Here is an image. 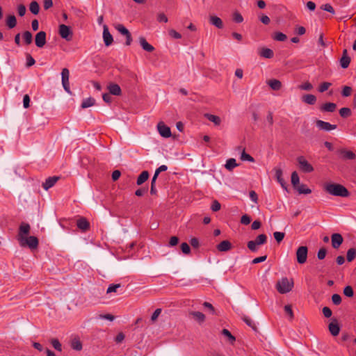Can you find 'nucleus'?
I'll return each mask as SVG.
<instances>
[{
    "mask_svg": "<svg viewBox=\"0 0 356 356\" xmlns=\"http://www.w3.org/2000/svg\"><path fill=\"white\" fill-rule=\"evenodd\" d=\"M300 90L309 91L313 88V86L309 81L305 82L304 83L299 86Z\"/></svg>",
    "mask_w": 356,
    "mask_h": 356,
    "instance_id": "obj_56",
    "label": "nucleus"
},
{
    "mask_svg": "<svg viewBox=\"0 0 356 356\" xmlns=\"http://www.w3.org/2000/svg\"><path fill=\"white\" fill-rule=\"evenodd\" d=\"M108 90L109 91V93L113 95H120L122 90L119 85L117 83H111L108 86Z\"/></svg>",
    "mask_w": 356,
    "mask_h": 356,
    "instance_id": "obj_24",
    "label": "nucleus"
},
{
    "mask_svg": "<svg viewBox=\"0 0 356 356\" xmlns=\"http://www.w3.org/2000/svg\"><path fill=\"white\" fill-rule=\"evenodd\" d=\"M29 10L33 15H38L40 11V6L36 1H33L30 3Z\"/></svg>",
    "mask_w": 356,
    "mask_h": 356,
    "instance_id": "obj_36",
    "label": "nucleus"
},
{
    "mask_svg": "<svg viewBox=\"0 0 356 356\" xmlns=\"http://www.w3.org/2000/svg\"><path fill=\"white\" fill-rule=\"evenodd\" d=\"M275 176L277 181L281 184L282 187L287 190L286 184L282 178V170L280 168L275 169Z\"/></svg>",
    "mask_w": 356,
    "mask_h": 356,
    "instance_id": "obj_29",
    "label": "nucleus"
},
{
    "mask_svg": "<svg viewBox=\"0 0 356 356\" xmlns=\"http://www.w3.org/2000/svg\"><path fill=\"white\" fill-rule=\"evenodd\" d=\"M300 169L303 172H312L314 171L313 166L305 159L303 156H300L297 158Z\"/></svg>",
    "mask_w": 356,
    "mask_h": 356,
    "instance_id": "obj_6",
    "label": "nucleus"
},
{
    "mask_svg": "<svg viewBox=\"0 0 356 356\" xmlns=\"http://www.w3.org/2000/svg\"><path fill=\"white\" fill-rule=\"evenodd\" d=\"M296 189L298 191L300 194H310L312 193V190L307 187L305 184H300L298 185Z\"/></svg>",
    "mask_w": 356,
    "mask_h": 356,
    "instance_id": "obj_35",
    "label": "nucleus"
},
{
    "mask_svg": "<svg viewBox=\"0 0 356 356\" xmlns=\"http://www.w3.org/2000/svg\"><path fill=\"white\" fill-rule=\"evenodd\" d=\"M243 320L248 326L251 327L253 330H256V328H257L256 325H255L254 322L251 318H250L248 316H244L243 318Z\"/></svg>",
    "mask_w": 356,
    "mask_h": 356,
    "instance_id": "obj_54",
    "label": "nucleus"
},
{
    "mask_svg": "<svg viewBox=\"0 0 356 356\" xmlns=\"http://www.w3.org/2000/svg\"><path fill=\"white\" fill-rule=\"evenodd\" d=\"M222 334L228 338L231 343H233L236 341V338L231 334V332L228 330L223 329L222 330Z\"/></svg>",
    "mask_w": 356,
    "mask_h": 356,
    "instance_id": "obj_47",
    "label": "nucleus"
},
{
    "mask_svg": "<svg viewBox=\"0 0 356 356\" xmlns=\"http://www.w3.org/2000/svg\"><path fill=\"white\" fill-rule=\"evenodd\" d=\"M324 191L330 195L346 197L350 195L348 190L343 185L337 183H327L324 185Z\"/></svg>",
    "mask_w": 356,
    "mask_h": 356,
    "instance_id": "obj_1",
    "label": "nucleus"
},
{
    "mask_svg": "<svg viewBox=\"0 0 356 356\" xmlns=\"http://www.w3.org/2000/svg\"><path fill=\"white\" fill-rule=\"evenodd\" d=\"M71 348L75 350H81L83 348L82 343L79 339H74L71 342Z\"/></svg>",
    "mask_w": 356,
    "mask_h": 356,
    "instance_id": "obj_40",
    "label": "nucleus"
},
{
    "mask_svg": "<svg viewBox=\"0 0 356 356\" xmlns=\"http://www.w3.org/2000/svg\"><path fill=\"white\" fill-rule=\"evenodd\" d=\"M120 287V284H111L106 291L107 293L116 292L117 289Z\"/></svg>",
    "mask_w": 356,
    "mask_h": 356,
    "instance_id": "obj_62",
    "label": "nucleus"
},
{
    "mask_svg": "<svg viewBox=\"0 0 356 356\" xmlns=\"http://www.w3.org/2000/svg\"><path fill=\"white\" fill-rule=\"evenodd\" d=\"M337 109V104L332 102H327L323 104L320 107V110L322 112H330L332 113Z\"/></svg>",
    "mask_w": 356,
    "mask_h": 356,
    "instance_id": "obj_22",
    "label": "nucleus"
},
{
    "mask_svg": "<svg viewBox=\"0 0 356 356\" xmlns=\"http://www.w3.org/2000/svg\"><path fill=\"white\" fill-rule=\"evenodd\" d=\"M31 227L29 224L26 222H22L17 234V240L19 241L22 238L27 236L30 233Z\"/></svg>",
    "mask_w": 356,
    "mask_h": 356,
    "instance_id": "obj_11",
    "label": "nucleus"
},
{
    "mask_svg": "<svg viewBox=\"0 0 356 356\" xmlns=\"http://www.w3.org/2000/svg\"><path fill=\"white\" fill-rule=\"evenodd\" d=\"M241 159L242 161H250V162H254V158L251 155H250L249 154H247L245 152V149H243V151H242V153H241Z\"/></svg>",
    "mask_w": 356,
    "mask_h": 356,
    "instance_id": "obj_45",
    "label": "nucleus"
},
{
    "mask_svg": "<svg viewBox=\"0 0 356 356\" xmlns=\"http://www.w3.org/2000/svg\"><path fill=\"white\" fill-rule=\"evenodd\" d=\"M26 67H30L33 66L35 63V59L29 54H26Z\"/></svg>",
    "mask_w": 356,
    "mask_h": 356,
    "instance_id": "obj_50",
    "label": "nucleus"
},
{
    "mask_svg": "<svg viewBox=\"0 0 356 356\" xmlns=\"http://www.w3.org/2000/svg\"><path fill=\"white\" fill-rule=\"evenodd\" d=\"M232 243L227 241H222L217 245V250L220 252H227L232 249Z\"/></svg>",
    "mask_w": 356,
    "mask_h": 356,
    "instance_id": "obj_20",
    "label": "nucleus"
},
{
    "mask_svg": "<svg viewBox=\"0 0 356 356\" xmlns=\"http://www.w3.org/2000/svg\"><path fill=\"white\" fill-rule=\"evenodd\" d=\"M225 168L229 171H232L235 167L238 166L235 159H229L225 164Z\"/></svg>",
    "mask_w": 356,
    "mask_h": 356,
    "instance_id": "obj_34",
    "label": "nucleus"
},
{
    "mask_svg": "<svg viewBox=\"0 0 356 356\" xmlns=\"http://www.w3.org/2000/svg\"><path fill=\"white\" fill-rule=\"evenodd\" d=\"M157 129L162 137L170 138L172 135L170 128L165 125L163 122H159L158 123Z\"/></svg>",
    "mask_w": 356,
    "mask_h": 356,
    "instance_id": "obj_10",
    "label": "nucleus"
},
{
    "mask_svg": "<svg viewBox=\"0 0 356 356\" xmlns=\"http://www.w3.org/2000/svg\"><path fill=\"white\" fill-rule=\"evenodd\" d=\"M259 54L261 57L266 58H271L274 56V52L272 49L269 48L264 47L259 50Z\"/></svg>",
    "mask_w": 356,
    "mask_h": 356,
    "instance_id": "obj_27",
    "label": "nucleus"
},
{
    "mask_svg": "<svg viewBox=\"0 0 356 356\" xmlns=\"http://www.w3.org/2000/svg\"><path fill=\"white\" fill-rule=\"evenodd\" d=\"M233 19L236 23H241L243 21V17L239 13L235 12L233 15Z\"/></svg>",
    "mask_w": 356,
    "mask_h": 356,
    "instance_id": "obj_59",
    "label": "nucleus"
},
{
    "mask_svg": "<svg viewBox=\"0 0 356 356\" xmlns=\"http://www.w3.org/2000/svg\"><path fill=\"white\" fill-rule=\"evenodd\" d=\"M353 88L350 86H345L342 88L341 95L344 97H349L351 95Z\"/></svg>",
    "mask_w": 356,
    "mask_h": 356,
    "instance_id": "obj_48",
    "label": "nucleus"
},
{
    "mask_svg": "<svg viewBox=\"0 0 356 356\" xmlns=\"http://www.w3.org/2000/svg\"><path fill=\"white\" fill-rule=\"evenodd\" d=\"M6 24L9 29H13L17 25V19L14 15H9L6 19Z\"/></svg>",
    "mask_w": 356,
    "mask_h": 356,
    "instance_id": "obj_30",
    "label": "nucleus"
},
{
    "mask_svg": "<svg viewBox=\"0 0 356 356\" xmlns=\"http://www.w3.org/2000/svg\"><path fill=\"white\" fill-rule=\"evenodd\" d=\"M267 83L273 90H279L282 86V82L275 79L268 80Z\"/></svg>",
    "mask_w": 356,
    "mask_h": 356,
    "instance_id": "obj_26",
    "label": "nucleus"
},
{
    "mask_svg": "<svg viewBox=\"0 0 356 356\" xmlns=\"http://www.w3.org/2000/svg\"><path fill=\"white\" fill-rule=\"evenodd\" d=\"M332 86V83L330 82H323L322 83L320 84L318 88V92H324L325 91H326L327 90H328V88Z\"/></svg>",
    "mask_w": 356,
    "mask_h": 356,
    "instance_id": "obj_49",
    "label": "nucleus"
},
{
    "mask_svg": "<svg viewBox=\"0 0 356 356\" xmlns=\"http://www.w3.org/2000/svg\"><path fill=\"white\" fill-rule=\"evenodd\" d=\"M275 239L277 243H280L284 238L285 234L284 232H275L273 233Z\"/></svg>",
    "mask_w": 356,
    "mask_h": 356,
    "instance_id": "obj_53",
    "label": "nucleus"
},
{
    "mask_svg": "<svg viewBox=\"0 0 356 356\" xmlns=\"http://www.w3.org/2000/svg\"><path fill=\"white\" fill-rule=\"evenodd\" d=\"M350 63V57L348 55V51L346 49H343L342 56L340 59L341 67L343 69H346Z\"/></svg>",
    "mask_w": 356,
    "mask_h": 356,
    "instance_id": "obj_17",
    "label": "nucleus"
},
{
    "mask_svg": "<svg viewBox=\"0 0 356 356\" xmlns=\"http://www.w3.org/2000/svg\"><path fill=\"white\" fill-rule=\"evenodd\" d=\"M103 30V39L104 44L106 47H108L113 43V38L112 35L108 31V28L106 25H104Z\"/></svg>",
    "mask_w": 356,
    "mask_h": 356,
    "instance_id": "obj_16",
    "label": "nucleus"
},
{
    "mask_svg": "<svg viewBox=\"0 0 356 356\" xmlns=\"http://www.w3.org/2000/svg\"><path fill=\"white\" fill-rule=\"evenodd\" d=\"M149 176V174L148 171H147V170L143 171L137 179L136 184L138 186L143 184L144 182H145L148 179Z\"/></svg>",
    "mask_w": 356,
    "mask_h": 356,
    "instance_id": "obj_31",
    "label": "nucleus"
},
{
    "mask_svg": "<svg viewBox=\"0 0 356 356\" xmlns=\"http://www.w3.org/2000/svg\"><path fill=\"white\" fill-rule=\"evenodd\" d=\"M332 303L335 305H339L341 303L342 299L340 295L335 293L332 296Z\"/></svg>",
    "mask_w": 356,
    "mask_h": 356,
    "instance_id": "obj_52",
    "label": "nucleus"
},
{
    "mask_svg": "<svg viewBox=\"0 0 356 356\" xmlns=\"http://www.w3.org/2000/svg\"><path fill=\"white\" fill-rule=\"evenodd\" d=\"M76 225L79 229L86 232L90 229V222L85 218H80L76 221Z\"/></svg>",
    "mask_w": 356,
    "mask_h": 356,
    "instance_id": "obj_19",
    "label": "nucleus"
},
{
    "mask_svg": "<svg viewBox=\"0 0 356 356\" xmlns=\"http://www.w3.org/2000/svg\"><path fill=\"white\" fill-rule=\"evenodd\" d=\"M59 35L67 41H71L73 38V32L71 28L65 24H60L58 29Z\"/></svg>",
    "mask_w": 356,
    "mask_h": 356,
    "instance_id": "obj_5",
    "label": "nucleus"
},
{
    "mask_svg": "<svg viewBox=\"0 0 356 356\" xmlns=\"http://www.w3.org/2000/svg\"><path fill=\"white\" fill-rule=\"evenodd\" d=\"M322 312L325 318H330L332 314V310L328 307H324Z\"/></svg>",
    "mask_w": 356,
    "mask_h": 356,
    "instance_id": "obj_64",
    "label": "nucleus"
},
{
    "mask_svg": "<svg viewBox=\"0 0 356 356\" xmlns=\"http://www.w3.org/2000/svg\"><path fill=\"white\" fill-rule=\"evenodd\" d=\"M308 249L306 246H300L296 251L297 261L302 264L306 262L307 259Z\"/></svg>",
    "mask_w": 356,
    "mask_h": 356,
    "instance_id": "obj_8",
    "label": "nucleus"
},
{
    "mask_svg": "<svg viewBox=\"0 0 356 356\" xmlns=\"http://www.w3.org/2000/svg\"><path fill=\"white\" fill-rule=\"evenodd\" d=\"M267 236L264 234H259L254 241H250L247 243L248 248L252 252H256L258 250L257 246L266 243Z\"/></svg>",
    "mask_w": 356,
    "mask_h": 356,
    "instance_id": "obj_4",
    "label": "nucleus"
},
{
    "mask_svg": "<svg viewBox=\"0 0 356 356\" xmlns=\"http://www.w3.org/2000/svg\"><path fill=\"white\" fill-rule=\"evenodd\" d=\"M70 71L67 68H63L61 72L62 84L64 90L70 93V88L69 83Z\"/></svg>",
    "mask_w": 356,
    "mask_h": 356,
    "instance_id": "obj_9",
    "label": "nucleus"
},
{
    "mask_svg": "<svg viewBox=\"0 0 356 356\" xmlns=\"http://www.w3.org/2000/svg\"><path fill=\"white\" fill-rule=\"evenodd\" d=\"M343 294L348 297V298H351L354 295V291H353V289L352 288V286H346L344 289H343Z\"/></svg>",
    "mask_w": 356,
    "mask_h": 356,
    "instance_id": "obj_51",
    "label": "nucleus"
},
{
    "mask_svg": "<svg viewBox=\"0 0 356 356\" xmlns=\"http://www.w3.org/2000/svg\"><path fill=\"white\" fill-rule=\"evenodd\" d=\"M209 22L212 25L215 26L218 29L223 28V22H222V19L217 16H214V15L210 16Z\"/></svg>",
    "mask_w": 356,
    "mask_h": 356,
    "instance_id": "obj_28",
    "label": "nucleus"
},
{
    "mask_svg": "<svg viewBox=\"0 0 356 356\" xmlns=\"http://www.w3.org/2000/svg\"><path fill=\"white\" fill-rule=\"evenodd\" d=\"M302 101L309 105H314L316 102V97L314 95L307 94L302 97Z\"/></svg>",
    "mask_w": 356,
    "mask_h": 356,
    "instance_id": "obj_25",
    "label": "nucleus"
},
{
    "mask_svg": "<svg viewBox=\"0 0 356 356\" xmlns=\"http://www.w3.org/2000/svg\"><path fill=\"white\" fill-rule=\"evenodd\" d=\"M181 250L184 254H188L191 252V248L187 243H182L181 244Z\"/></svg>",
    "mask_w": 356,
    "mask_h": 356,
    "instance_id": "obj_57",
    "label": "nucleus"
},
{
    "mask_svg": "<svg viewBox=\"0 0 356 356\" xmlns=\"http://www.w3.org/2000/svg\"><path fill=\"white\" fill-rule=\"evenodd\" d=\"M326 253H327V250L325 248H321L317 253L318 259L320 260L323 259L326 256Z\"/></svg>",
    "mask_w": 356,
    "mask_h": 356,
    "instance_id": "obj_60",
    "label": "nucleus"
},
{
    "mask_svg": "<svg viewBox=\"0 0 356 356\" xmlns=\"http://www.w3.org/2000/svg\"><path fill=\"white\" fill-rule=\"evenodd\" d=\"M51 344L58 351H62V345L58 339H52L51 340Z\"/></svg>",
    "mask_w": 356,
    "mask_h": 356,
    "instance_id": "obj_46",
    "label": "nucleus"
},
{
    "mask_svg": "<svg viewBox=\"0 0 356 356\" xmlns=\"http://www.w3.org/2000/svg\"><path fill=\"white\" fill-rule=\"evenodd\" d=\"M356 257V248H351L347 251L346 259L348 262L353 261Z\"/></svg>",
    "mask_w": 356,
    "mask_h": 356,
    "instance_id": "obj_38",
    "label": "nucleus"
},
{
    "mask_svg": "<svg viewBox=\"0 0 356 356\" xmlns=\"http://www.w3.org/2000/svg\"><path fill=\"white\" fill-rule=\"evenodd\" d=\"M316 124L317 127H318L321 130L330 131L332 129H335L337 128L336 124H331L329 122H324L321 120H317L316 121Z\"/></svg>",
    "mask_w": 356,
    "mask_h": 356,
    "instance_id": "obj_14",
    "label": "nucleus"
},
{
    "mask_svg": "<svg viewBox=\"0 0 356 356\" xmlns=\"http://www.w3.org/2000/svg\"><path fill=\"white\" fill-rule=\"evenodd\" d=\"M46 37L47 34L44 31L38 32L35 37V45L39 48L43 47L47 42Z\"/></svg>",
    "mask_w": 356,
    "mask_h": 356,
    "instance_id": "obj_12",
    "label": "nucleus"
},
{
    "mask_svg": "<svg viewBox=\"0 0 356 356\" xmlns=\"http://www.w3.org/2000/svg\"><path fill=\"white\" fill-rule=\"evenodd\" d=\"M300 182L299 176L297 173V172L294 171L291 174V184L293 186V187L296 188Z\"/></svg>",
    "mask_w": 356,
    "mask_h": 356,
    "instance_id": "obj_42",
    "label": "nucleus"
},
{
    "mask_svg": "<svg viewBox=\"0 0 356 356\" xmlns=\"http://www.w3.org/2000/svg\"><path fill=\"white\" fill-rule=\"evenodd\" d=\"M139 42L145 51L147 52H152L154 50V47L152 44H149L144 37L139 38Z\"/></svg>",
    "mask_w": 356,
    "mask_h": 356,
    "instance_id": "obj_23",
    "label": "nucleus"
},
{
    "mask_svg": "<svg viewBox=\"0 0 356 356\" xmlns=\"http://www.w3.org/2000/svg\"><path fill=\"white\" fill-rule=\"evenodd\" d=\"M95 100L92 97H88L86 99H83V101L81 103V108H86L88 107H90L95 104Z\"/></svg>",
    "mask_w": 356,
    "mask_h": 356,
    "instance_id": "obj_37",
    "label": "nucleus"
},
{
    "mask_svg": "<svg viewBox=\"0 0 356 356\" xmlns=\"http://www.w3.org/2000/svg\"><path fill=\"white\" fill-rule=\"evenodd\" d=\"M58 177H49L47 178L45 181L42 184V187L45 190H48L49 188H51L54 184L56 183V181L58 180Z\"/></svg>",
    "mask_w": 356,
    "mask_h": 356,
    "instance_id": "obj_21",
    "label": "nucleus"
},
{
    "mask_svg": "<svg viewBox=\"0 0 356 356\" xmlns=\"http://www.w3.org/2000/svg\"><path fill=\"white\" fill-rule=\"evenodd\" d=\"M115 28L119 33L126 36L125 44L127 46L130 45L132 42V37L129 31L121 24H116Z\"/></svg>",
    "mask_w": 356,
    "mask_h": 356,
    "instance_id": "obj_7",
    "label": "nucleus"
},
{
    "mask_svg": "<svg viewBox=\"0 0 356 356\" xmlns=\"http://www.w3.org/2000/svg\"><path fill=\"white\" fill-rule=\"evenodd\" d=\"M273 40L277 41L283 42L285 41L287 38L286 35L281 32H277L275 33L274 36L273 37Z\"/></svg>",
    "mask_w": 356,
    "mask_h": 356,
    "instance_id": "obj_44",
    "label": "nucleus"
},
{
    "mask_svg": "<svg viewBox=\"0 0 356 356\" xmlns=\"http://www.w3.org/2000/svg\"><path fill=\"white\" fill-rule=\"evenodd\" d=\"M17 12L20 17H22L25 15L26 12V8L24 4H19L17 6Z\"/></svg>",
    "mask_w": 356,
    "mask_h": 356,
    "instance_id": "obj_61",
    "label": "nucleus"
},
{
    "mask_svg": "<svg viewBox=\"0 0 356 356\" xmlns=\"http://www.w3.org/2000/svg\"><path fill=\"white\" fill-rule=\"evenodd\" d=\"M331 241L332 248L334 249H338L343 241V238L341 234L338 233H334L331 236Z\"/></svg>",
    "mask_w": 356,
    "mask_h": 356,
    "instance_id": "obj_13",
    "label": "nucleus"
},
{
    "mask_svg": "<svg viewBox=\"0 0 356 356\" xmlns=\"http://www.w3.org/2000/svg\"><path fill=\"white\" fill-rule=\"evenodd\" d=\"M351 114H352V112H351L350 108H349L343 107L339 110V115L343 118H348L351 115Z\"/></svg>",
    "mask_w": 356,
    "mask_h": 356,
    "instance_id": "obj_41",
    "label": "nucleus"
},
{
    "mask_svg": "<svg viewBox=\"0 0 356 356\" xmlns=\"http://www.w3.org/2000/svg\"><path fill=\"white\" fill-rule=\"evenodd\" d=\"M328 329L331 334L334 337H336L339 334L340 326L336 318H334L332 321L329 324Z\"/></svg>",
    "mask_w": 356,
    "mask_h": 356,
    "instance_id": "obj_15",
    "label": "nucleus"
},
{
    "mask_svg": "<svg viewBox=\"0 0 356 356\" xmlns=\"http://www.w3.org/2000/svg\"><path fill=\"white\" fill-rule=\"evenodd\" d=\"M251 222V218L247 215V214H245V215H243L241 218V223L243 224V225H249Z\"/></svg>",
    "mask_w": 356,
    "mask_h": 356,
    "instance_id": "obj_58",
    "label": "nucleus"
},
{
    "mask_svg": "<svg viewBox=\"0 0 356 356\" xmlns=\"http://www.w3.org/2000/svg\"><path fill=\"white\" fill-rule=\"evenodd\" d=\"M158 176L156 175H154L152 181H151V188H150V193L152 195H156L157 193V191L156 189V181L157 179Z\"/></svg>",
    "mask_w": 356,
    "mask_h": 356,
    "instance_id": "obj_43",
    "label": "nucleus"
},
{
    "mask_svg": "<svg viewBox=\"0 0 356 356\" xmlns=\"http://www.w3.org/2000/svg\"><path fill=\"white\" fill-rule=\"evenodd\" d=\"M275 287L281 294L289 293L293 287V280L292 279L289 280L287 277H282L277 281Z\"/></svg>",
    "mask_w": 356,
    "mask_h": 356,
    "instance_id": "obj_2",
    "label": "nucleus"
},
{
    "mask_svg": "<svg viewBox=\"0 0 356 356\" xmlns=\"http://www.w3.org/2000/svg\"><path fill=\"white\" fill-rule=\"evenodd\" d=\"M189 315L192 316L199 323H202L205 320L204 314L200 312H191Z\"/></svg>",
    "mask_w": 356,
    "mask_h": 356,
    "instance_id": "obj_32",
    "label": "nucleus"
},
{
    "mask_svg": "<svg viewBox=\"0 0 356 356\" xmlns=\"http://www.w3.org/2000/svg\"><path fill=\"white\" fill-rule=\"evenodd\" d=\"M22 37H23V39H24L26 44L29 45V44H31V42L33 41V35L30 31H24L22 35Z\"/></svg>",
    "mask_w": 356,
    "mask_h": 356,
    "instance_id": "obj_39",
    "label": "nucleus"
},
{
    "mask_svg": "<svg viewBox=\"0 0 356 356\" xmlns=\"http://www.w3.org/2000/svg\"><path fill=\"white\" fill-rule=\"evenodd\" d=\"M339 152L341 158L344 160H353L356 157V155L353 152L346 149H341Z\"/></svg>",
    "mask_w": 356,
    "mask_h": 356,
    "instance_id": "obj_18",
    "label": "nucleus"
},
{
    "mask_svg": "<svg viewBox=\"0 0 356 356\" xmlns=\"http://www.w3.org/2000/svg\"><path fill=\"white\" fill-rule=\"evenodd\" d=\"M18 241L21 247H28L30 249H36L39 244L38 238L33 236L22 238Z\"/></svg>",
    "mask_w": 356,
    "mask_h": 356,
    "instance_id": "obj_3",
    "label": "nucleus"
},
{
    "mask_svg": "<svg viewBox=\"0 0 356 356\" xmlns=\"http://www.w3.org/2000/svg\"><path fill=\"white\" fill-rule=\"evenodd\" d=\"M204 116L207 120L213 122L216 125H220V124L221 122L220 118L217 115L209 114V113H206L204 115Z\"/></svg>",
    "mask_w": 356,
    "mask_h": 356,
    "instance_id": "obj_33",
    "label": "nucleus"
},
{
    "mask_svg": "<svg viewBox=\"0 0 356 356\" xmlns=\"http://www.w3.org/2000/svg\"><path fill=\"white\" fill-rule=\"evenodd\" d=\"M321 9H322V10H323L325 11L329 12V13H330L332 14H334L335 13L333 7L330 3H325V4L322 5L321 6Z\"/></svg>",
    "mask_w": 356,
    "mask_h": 356,
    "instance_id": "obj_55",
    "label": "nucleus"
},
{
    "mask_svg": "<svg viewBox=\"0 0 356 356\" xmlns=\"http://www.w3.org/2000/svg\"><path fill=\"white\" fill-rule=\"evenodd\" d=\"M220 208H221V205H220V204L219 203L218 201L214 200L212 202L211 209V210L213 211H219L220 209Z\"/></svg>",
    "mask_w": 356,
    "mask_h": 356,
    "instance_id": "obj_63",
    "label": "nucleus"
}]
</instances>
